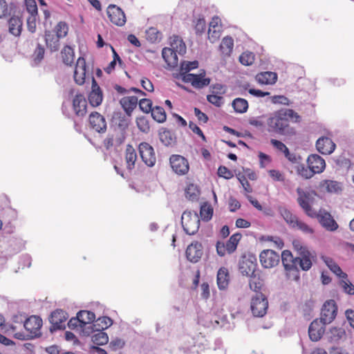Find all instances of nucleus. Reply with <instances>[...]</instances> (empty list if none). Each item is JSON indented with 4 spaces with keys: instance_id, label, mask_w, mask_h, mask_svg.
I'll return each mask as SVG.
<instances>
[{
    "instance_id": "f257e3e1",
    "label": "nucleus",
    "mask_w": 354,
    "mask_h": 354,
    "mask_svg": "<svg viewBox=\"0 0 354 354\" xmlns=\"http://www.w3.org/2000/svg\"><path fill=\"white\" fill-rule=\"evenodd\" d=\"M294 250L297 256L293 257L292 252L288 250L281 253V261L288 279L299 281L300 279L299 269L304 271L309 270L313 261L316 259V253L310 250L308 247L299 241L295 240L292 242Z\"/></svg>"
},
{
    "instance_id": "f03ea898",
    "label": "nucleus",
    "mask_w": 354,
    "mask_h": 354,
    "mask_svg": "<svg viewBox=\"0 0 354 354\" xmlns=\"http://www.w3.org/2000/svg\"><path fill=\"white\" fill-rule=\"evenodd\" d=\"M301 117L292 109H281L269 115L266 124L269 133L281 135H293L294 128L290 123H299Z\"/></svg>"
},
{
    "instance_id": "7ed1b4c3",
    "label": "nucleus",
    "mask_w": 354,
    "mask_h": 354,
    "mask_svg": "<svg viewBox=\"0 0 354 354\" xmlns=\"http://www.w3.org/2000/svg\"><path fill=\"white\" fill-rule=\"evenodd\" d=\"M181 224L186 234H195L200 227V219L195 212L185 211L181 216Z\"/></svg>"
},
{
    "instance_id": "20e7f679",
    "label": "nucleus",
    "mask_w": 354,
    "mask_h": 354,
    "mask_svg": "<svg viewBox=\"0 0 354 354\" xmlns=\"http://www.w3.org/2000/svg\"><path fill=\"white\" fill-rule=\"evenodd\" d=\"M268 301L266 297L262 294H256L251 299L250 309L254 317H262L268 310Z\"/></svg>"
},
{
    "instance_id": "39448f33",
    "label": "nucleus",
    "mask_w": 354,
    "mask_h": 354,
    "mask_svg": "<svg viewBox=\"0 0 354 354\" xmlns=\"http://www.w3.org/2000/svg\"><path fill=\"white\" fill-rule=\"evenodd\" d=\"M241 237V234L236 233L232 234L225 243L223 242L217 241L216 245L217 254L221 257H223L226 253H233L236 250L237 245Z\"/></svg>"
},
{
    "instance_id": "423d86ee",
    "label": "nucleus",
    "mask_w": 354,
    "mask_h": 354,
    "mask_svg": "<svg viewBox=\"0 0 354 354\" xmlns=\"http://www.w3.org/2000/svg\"><path fill=\"white\" fill-rule=\"evenodd\" d=\"M182 80L185 83H190L196 88H203L210 84L211 80L205 77V71L198 74H184Z\"/></svg>"
},
{
    "instance_id": "0eeeda50",
    "label": "nucleus",
    "mask_w": 354,
    "mask_h": 354,
    "mask_svg": "<svg viewBox=\"0 0 354 354\" xmlns=\"http://www.w3.org/2000/svg\"><path fill=\"white\" fill-rule=\"evenodd\" d=\"M169 163L172 170L178 175H185L189 171L188 160L183 156L171 155L169 158Z\"/></svg>"
},
{
    "instance_id": "6e6552de",
    "label": "nucleus",
    "mask_w": 354,
    "mask_h": 354,
    "mask_svg": "<svg viewBox=\"0 0 354 354\" xmlns=\"http://www.w3.org/2000/svg\"><path fill=\"white\" fill-rule=\"evenodd\" d=\"M68 319V314L61 309H57L53 311L49 318L51 324L50 330L51 332L62 330L65 328V323Z\"/></svg>"
},
{
    "instance_id": "1a4fd4ad",
    "label": "nucleus",
    "mask_w": 354,
    "mask_h": 354,
    "mask_svg": "<svg viewBox=\"0 0 354 354\" xmlns=\"http://www.w3.org/2000/svg\"><path fill=\"white\" fill-rule=\"evenodd\" d=\"M337 307L334 300L326 301L322 308L320 319L324 324L331 323L337 315Z\"/></svg>"
},
{
    "instance_id": "9d476101",
    "label": "nucleus",
    "mask_w": 354,
    "mask_h": 354,
    "mask_svg": "<svg viewBox=\"0 0 354 354\" xmlns=\"http://www.w3.org/2000/svg\"><path fill=\"white\" fill-rule=\"evenodd\" d=\"M106 13L110 21L115 26H123L126 23V16L123 10L118 6L111 4L106 9Z\"/></svg>"
},
{
    "instance_id": "9b49d317",
    "label": "nucleus",
    "mask_w": 354,
    "mask_h": 354,
    "mask_svg": "<svg viewBox=\"0 0 354 354\" xmlns=\"http://www.w3.org/2000/svg\"><path fill=\"white\" fill-rule=\"evenodd\" d=\"M297 193L298 194L297 202L305 213L310 218L316 216L317 212L313 209L310 204V194L304 192L300 187L297 189Z\"/></svg>"
},
{
    "instance_id": "f8f14e48",
    "label": "nucleus",
    "mask_w": 354,
    "mask_h": 354,
    "mask_svg": "<svg viewBox=\"0 0 354 354\" xmlns=\"http://www.w3.org/2000/svg\"><path fill=\"white\" fill-rule=\"evenodd\" d=\"M88 124L90 128L97 133H103L106 131L107 124L106 119L97 111L91 113L88 117Z\"/></svg>"
},
{
    "instance_id": "ddd939ff",
    "label": "nucleus",
    "mask_w": 354,
    "mask_h": 354,
    "mask_svg": "<svg viewBox=\"0 0 354 354\" xmlns=\"http://www.w3.org/2000/svg\"><path fill=\"white\" fill-rule=\"evenodd\" d=\"M138 148L142 161L149 167L154 166L156 157L153 148L147 142H141Z\"/></svg>"
},
{
    "instance_id": "4468645a",
    "label": "nucleus",
    "mask_w": 354,
    "mask_h": 354,
    "mask_svg": "<svg viewBox=\"0 0 354 354\" xmlns=\"http://www.w3.org/2000/svg\"><path fill=\"white\" fill-rule=\"evenodd\" d=\"M24 326L28 332V336L31 337L38 336L41 334L40 329L42 326V319L38 316L32 315L26 319Z\"/></svg>"
},
{
    "instance_id": "2eb2a0df",
    "label": "nucleus",
    "mask_w": 354,
    "mask_h": 354,
    "mask_svg": "<svg viewBox=\"0 0 354 354\" xmlns=\"http://www.w3.org/2000/svg\"><path fill=\"white\" fill-rule=\"evenodd\" d=\"M261 264L265 268H271L278 265L279 255L272 250H264L259 255Z\"/></svg>"
},
{
    "instance_id": "dca6fc26",
    "label": "nucleus",
    "mask_w": 354,
    "mask_h": 354,
    "mask_svg": "<svg viewBox=\"0 0 354 354\" xmlns=\"http://www.w3.org/2000/svg\"><path fill=\"white\" fill-rule=\"evenodd\" d=\"M314 218H317L322 226L328 231L334 232L338 228V224L331 214L325 210L320 209Z\"/></svg>"
},
{
    "instance_id": "f3484780",
    "label": "nucleus",
    "mask_w": 354,
    "mask_h": 354,
    "mask_svg": "<svg viewBox=\"0 0 354 354\" xmlns=\"http://www.w3.org/2000/svg\"><path fill=\"white\" fill-rule=\"evenodd\" d=\"M90 104L93 107L100 106L103 100V93L95 79L92 77L91 91L88 96Z\"/></svg>"
},
{
    "instance_id": "a211bd4d",
    "label": "nucleus",
    "mask_w": 354,
    "mask_h": 354,
    "mask_svg": "<svg viewBox=\"0 0 354 354\" xmlns=\"http://www.w3.org/2000/svg\"><path fill=\"white\" fill-rule=\"evenodd\" d=\"M73 110L77 117H84L87 112V102L83 94H75L72 102Z\"/></svg>"
},
{
    "instance_id": "6ab92c4d",
    "label": "nucleus",
    "mask_w": 354,
    "mask_h": 354,
    "mask_svg": "<svg viewBox=\"0 0 354 354\" xmlns=\"http://www.w3.org/2000/svg\"><path fill=\"white\" fill-rule=\"evenodd\" d=\"M86 73V60L84 57H80L76 62L74 71V80L78 85H83L85 82Z\"/></svg>"
},
{
    "instance_id": "aec40b11",
    "label": "nucleus",
    "mask_w": 354,
    "mask_h": 354,
    "mask_svg": "<svg viewBox=\"0 0 354 354\" xmlns=\"http://www.w3.org/2000/svg\"><path fill=\"white\" fill-rule=\"evenodd\" d=\"M203 254V245L198 241H194L189 245L185 252L187 259L192 263L198 262Z\"/></svg>"
},
{
    "instance_id": "412c9836",
    "label": "nucleus",
    "mask_w": 354,
    "mask_h": 354,
    "mask_svg": "<svg viewBox=\"0 0 354 354\" xmlns=\"http://www.w3.org/2000/svg\"><path fill=\"white\" fill-rule=\"evenodd\" d=\"M324 325L321 319L320 321L315 319L311 322L308 328V335L312 341L317 342L322 338L325 331Z\"/></svg>"
},
{
    "instance_id": "4be33fe9",
    "label": "nucleus",
    "mask_w": 354,
    "mask_h": 354,
    "mask_svg": "<svg viewBox=\"0 0 354 354\" xmlns=\"http://www.w3.org/2000/svg\"><path fill=\"white\" fill-rule=\"evenodd\" d=\"M307 165L315 174L322 173L326 168L324 159L317 154L310 155L307 158Z\"/></svg>"
},
{
    "instance_id": "5701e85b",
    "label": "nucleus",
    "mask_w": 354,
    "mask_h": 354,
    "mask_svg": "<svg viewBox=\"0 0 354 354\" xmlns=\"http://www.w3.org/2000/svg\"><path fill=\"white\" fill-rule=\"evenodd\" d=\"M335 144L328 137L319 138L316 142V148L322 154L328 155L332 153L335 149Z\"/></svg>"
},
{
    "instance_id": "b1692460",
    "label": "nucleus",
    "mask_w": 354,
    "mask_h": 354,
    "mask_svg": "<svg viewBox=\"0 0 354 354\" xmlns=\"http://www.w3.org/2000/svg\"><path fill=\"white\" fill-rule=\"evenodd\" d=\"M255 80L260 84H274L277 80V74L270 71L261 72L256 75Z\"/></svg>"
},
{
    "instance_id": "393cba45",
    "label": "nucleus",
    "mask_w": 354,
    "mask_h": 354,
    "mask_svg": "<svg viewBox=\"0 0 354 354\" xmlns=\"http://www.w3.org/2000/svg\"><path fill=\"white\" fill-rule=\"evenodd\" d=\"M138 97L136 96H128L122 97L120 102L127 115L130 116L138 104Z\"/></svg>"
},
{
    "instance_id": "a878e982",
    "label": "nucleus",
    "mask_w": 354,
    "mask_h": 354,
    "mask_svg": "<svg viewBox=\"0 0 354 354\" xmlns=\"http://www.w3.org/2000/svg\"><path fill=\"white\" fill-rule=\"evenodd\" d=\"M23 21L19 17L13 16L8 20V31L15 37H19L22 30Z\"/></svg>"
},
{
    "instance_id": "bb28decb",
    "label": "nucleus",
    "mask_w": 354,
    "mask_h": 354,
    "mask_svg": "<svg viewBox=\"0 0 354 354\" xmlns=\"http://www.w3.org/2000/svg\"><path fill=\"white\" fill-rule=\"evenodd\" d=\"M176 52L173 48H164L162 50V56L165 62L169 67L174 68L178 65V57Z\"/></svg>"
},
{
    "instance_id": "cd10ccee",
    "label": "nucleus",
    "mask_w": 354,
    "mask_h": 354,
    "mask_svg": "<svg viewBox=\"0 0 354 354\" xmlns=\"http://www.w3.org/2000/svg\"><path fill=\"white\" fill-rule=\"evenodd\" d=\"M124 159L127 169L129 171L133 169L137 160V153L131 145H128L126 147Z\"/></svg>"
},
{
    "instance_id": "c85d7f7f",
    "label": "nucleus",
    "mask_w": 354,
    "mask_h": 354,
    "mask_svg": "<svg viewBox=\"0 0 354 354\" xmlns=\"http://www.w3.org/2000/svg\"><path fill=\"white\" fill-rule=\"evenodd\" d=\"M217 285L220 290L227 288L230 282V274L226 268H221L217 272Z\"/></svg>"
},
{
    "instance_id": "c756f323",
    "label": "nucleus",
    "mask_w": 354,
    "mask_h": 354,
    "mask_svg": "<svg viewBox=\"0 0 354 354\" xmlns=\"http://www.w3.org/2000/svg\"><path fill=\"white\" fill-rule=\"evenodd\" d=\"M319 187L329 193H339L342 191V185L336 180H323L319 183Z\"/></svg>"
},
{
    "instance_id": "7c9ffc66",
    "label": "nucleus",
    "mask_w": 354,
    "mask_h": 354,
    "mask_svg": "<svg viewBox=\"0 0 354 354\" xmlns=\"http://www.w3.org/2000/svg\"><path fill=\"white\" fill-rule=\"evenodd\" d=\"M170 46L179 55H184L186 53V45L183 39L177 35L170 37Z\"/></svg>"
},
{
    "instance_id": "2f4dec72",
    "label": "nucleus",
    "mask_w": 354,
    "mask_h": 354,
    "mask_svg": "<svg viewBox=\"0 0 354 354\" xmlns=\"http://www.w3.org/2000/svg\"><path fill=\"white\" fill-rule=\"evenodd\" d=\"M61 57L65 65L72 66L75 59L74 49L70 46H65L61 50Z\"/></svg>"
},
{
    "instance_id": "473e14b6",
    "label": "nucleus",
    "mask_w": 354,
    "mask_h": 354,
    "mask_svg": "<svg viewBox=\"0 0 354 354\" xmlns=\"http://www.w3.org/2000/svg\"><path fill=\"white\" fill-rule=\"evenodd\" d=\"M322 259L328 268L339 278H347V274L344 272L340 267L330 257H322Z\"/></svg>"
},
{
    "instance_id": "72a5a7b5",
    "label": "nucleus",
    "mask_w": 354,
    "mask_h": 354,
    "mask_svg": "<svg viewBox=\"0 0 354 354\" xmlns=\"http://www.w3.org/2000/svg\"><path fill=\"white\" fill-rule=\"evenodd\" d=\"M59 39L57 36L54 35L50 31H46L45 41L46 46L51 51H57L59 48Z\"/></svg>"
},
{
    "instance_id": "f704fd0d",
    "label": "nucleus",
    "mask_w": 354,
    "mask_h": 354,
    "mask_svg": "<svg viewBox=\"0 0 354 354\" xmlns=\"http://www.w3.org/2000/svg\"><path fill=\"white\" fill-rule=\"evenodd\" d=\"M160 142L166 147L174 146L176 143V137L173 133L167 129H162L159 132Z\"/></svg>"
},
{
    "instance_id": "c9c22d12",
    "label": "nucleus",
    "mask_w": 354,
    "mask_h": 354,
    "mask_svg": "<svg viewBox=\"0 0 354 354\" xmlns=\"http://www.w3.org/2000/svg\"><path fill=\"white\" fill-rule=\"evenodd\" d=\"M234 48V40L231 37H225L219 46L221 53L225 56H230Z\"/></svg>"
},
{
    "instance_id": "e433bc0d",
    "label": "nucleus",
    "mask_w": 354,
    "mask_h": 354,
    "mask_svg": "<svg viewBox=\"0 0 354 354\" xmlns=\"http://www.w3.org/2000/svg\"><path fill=\"white\" fill-rule=\"evenodd\" d=\"M255 266L253 262L245 260L240 263L239 270L243 275L251 277L254 274Z\"/></svg>"
},
{
    "instance_id": "4c0bfd02",
    "label": "nucleus",
    "mask_w": 354,
    "mask_h": 354,
    "mask_svg": "<svg viewBox=\"0 0 354 354\" xmlns=\"http://www.w3.org/2000/svg\"><path fill=\"white\" fill-rule=\"evenodd\" d=\"M235 112L239 113H245L248 109V102L246 100L241 97L235 98L232 103Z\"/></svg>"
},
{
    "instance_id": "58836bf2",
    "label": "nucleus",
    "mask_w": 354,
    "mask_h": 354,
    "mask_svg": "<svg viewBox=\"0 0 354 354\" xmlns=\"http://www.w3.org/2000/svg\"><path fill=\"white\" fill-rule=\"evenodd\" d=\"M92 342L97 346L105 345L109 342V337L106 333L98 330L97 333L92 335Z\"/></svg>"
},
{
    "instance_id": "ea45409f",
    "label": "nucleus",
    "mask_w": 354,
    "mask_h": 354,
    "mask_svg": "<svg viewBox=\"0 0 354 354\" xmlns=\"http://www.w3.org/2000/svg\"><path fill=\"white\" fill-rule=\"evenodd\" d=\"M151 113L152 118L158 122L162 123L166 120V113L162 106H156L153 107Z\"/></svg>"
},
{
    "instance_id": "a19ab883",
    "label": "nucleus",
    "mask_w": 354,
    "mask_h": 354,
    "mask_svg": "<svg viewBox=\"0 0 354 354\" xmlns=\"http://www.w3.org/2000/svg\"><path fill=\"white\" fill-rule=\"evenodd\" d=\"M200 215L203 221H209L213 215V207L207 203H204L201 206Z\"/></svg>"
},
{
    "instance_id": "79ce46f5",
    "label": "nucleus",
    "mask_w": 354,
    "mask_h": 354,
    "mask_svg": "<svg viewBox=\"0 0 354 354\" xmlns=\"http://www.w3.org/2000/svg\"><path fill=\"white\" fill-rule=\"evenodd\" d=\"M77 314L84 326L88 324L92 323L95 319V315L91 311L80 310Z\"/></svg>"
},
{
    "instance_id": "37998d69",
    "label": "nucleus",
    "mask_w": 354,
    "mask_h": 354,
    "mask_svg": "<svg viewBox=\"0 0 354 354\" xmlns=\"http://www.w3.org/2000/svg\"><path fill=\"white\" fill-rule=\"evenodd\" d=\"M250 288L256 292V294L261 293L260 291L263 286V281L259 277L253 274L250 277L249 281Z\"/></svg>"
},
{
    "instance_id": "c03bdc74",
    "label": "nucleus",
    "mask_w": 354,
    "mask_h": 354,
    "mask_svg": "<svg viewBox=\"0 0 354 354\" xmlns=\"http://www.w3.org/2000/svg\"><path fill=\"white\" fill-rule=\"evenodd\" d=\"M280 214L285 220V221L289 225L290 227L295 225L298 218L294 215L290 210L286 208H283L280 210Z\"/></svg>"
},
{
    "instance_id": "a18cd8bd",
    "label": "nucleus",
    "mask_w": 354,
    "mask_h": 354,
    "mask_svg": "<svg viewBox=\"0 0 354 354\" xmlns=\"http://www.w3.org/2000/svg\"><path fill=\"white\" fill-rule=\"evenodd\" d=\"M55 35L59 38L65 37L68 32V26L65 21H59L55 27L54 29Z\"/></svg>"
},
{
    "instance_id": "49530a36",
    "label": "nucleus",
    "mask_w": 354,
    "mask_h": 354,
    "mask_svg": "<svg viewBox=\"0 0 354 354\" xmlns=\"http://www.w3.org/2000/svg\"><path fill=\"white\" fill-rule=\"evenodd\" d=\"M292 228L301 230L303 233L307 234H313L314 233V230L310 226L299 218L295 223V225H292Z\"/></svg>"
},
{
    "instance_id": "de8ad7c7",
    "label": "nucleus",
    "mask_w": 354,
    "mask_h": 354,
    "mask_svg": "<svg viewBox=\"0 0 354 354\" xmlns=\"http://www.w3.org/2000/svg\"><path fill=\"white\" fill-rule=\"evenodd\" d=\"M297 172L298 175L304 179H310L313 178L315 174V173L312 171V169L309 168L308 166L306 167L304 165H300L297 167Z\"/></svg>"
},
{
    "instance_id": "09e8293b",
    "label": "nucleus",
    "mask_w": 354,
    "mask_h": 354,
    "mask_svg": "<svg viewBox=\"0 0 354 354\" xmlns=\"http://www.w3.org/2000/svg\"><path fill=\"white\" fill-rule=\"evenodd\" d=\"M329 334L331 342H337L345 335L346 333L342 328L333 327L330 330Z\"/></svg>"
},
{
    "instance_id": "8fccbe9b",
    "label": "nucleus",
    "mask_w": 354,
    "mask_h": 354,
    "mask_svg": "<svg viewBox=\"0 0 354 354\" xmlns=\"http://www.w3.org/2000/svg\"><path fill=\"white\" fill-rule=\"evenodd\" d=\"M198 62L197 61L194 62H183L180 64V74L183 77L184 74H189L188 72L192 69L198 68Z\"/></svg>"
},
{
    "instance_id": "3c124183",
    "label": "nucleus",
    "mask_w": 354,
    "mask_h": 354,
    "mask_svg": "<svg viewBox=\"0 0 354 354\" xmlns=\"http://www.w3.org/2000/svg\"><path fill=\"white\" fill-rule=\"evenodd\" d=\"M339 286L348 295H354V285L347 278H340Z\"/></svg>"
},
{
    "instance_id": "603ef678",
    "label": "nucleus",
    "mask_w": 354,
    "mask_h": 354,
    "mask_svg": "<svg viewBox=\"0 0 354 354\" xmlns=\"http://www.w3.org/2000/svg\"><path fill=\"white\" fill-rule=\"evenodd\" d=\"M240 62L245 66H250L254 62V55L250 52H244L239 57Z\"/></svg>"
},
{
    "instance_id": "864d4df0",
    "label": "nucleus",
    "mask_w": 354,
    "mask_h": 354,
    "mask_svg": "<svg viewBox=\"0 0 354 354\" xmlns=\"http://www.w3.org/2000/svg\"><path fill=\"white\" fill-rule=\"evenodd\" d=\"M136 124H137L138 128L142 132L147 133L149 131V129H150L149 124L147 119L145 117L142 116V117L137 118Z\"/></svg>"
},
{
    "instance_id": "5fc2aeb1",
    "label": "nucleus",
    "mask_w": 354,
    "mask_h": 354,
    "mask_svg": "<svg viewBox=\"0 0 354 354\" xmlns=\"http://www.w3.org/2000/svg\"><path fill=\"white\" fill-rule=\"evenodd\" d=\"M44 48L41 44H38L32 54V57L35 64L39 63L44 59Z\"/></svg>"
},
{
    "instance_id": "6e6d98bb",
    "label": "nucleus",
    "mask_w": 354,
    "mask_h": 354,
    "mask_svg": "<svg viewBox=\"0 0 354 354\" xmlns=\"http://www.w3.org/2000/svg\"><path fill=\"white\" fill-rule=\"evenodd\" d=\"M261 240L273 243L274 245L278 249H282L284 246L283 241L279 236H263Z\"/></svg>"
},
{
    "instance_id": "4d7b16f0",
    "label": "nucleus",
    "mask_w": 354,
    "mask_h": 354,
    "mask_svg": "<svg viewBox=\"0 0 354 354\" xmlns=\"http://www.w3.org/2000/svg\"><path fill=\"white\" fill-rule=\"evenodd\" d=\"M198 195V190L196 186L193 184L189 185L185 189V196L187 198L193 200L196 198Z\"/></svg>"
},
{
    "instance_id": "13d9d810",
    "label": "nucleus",
    "mask_w": 354,
    "mask_h": 354,
    "mask_svg": "<svg viewBox=\"0 0 354 354\" xmlns=\"http://www.w3.org/2000/svg\"><path fill=\"white\" fill-rule=\"evenodd\" d=\"M140 109L145 113H149L152 110V102L149 99H141L139 102Z\"/></svg>"
},
{
    "instance_id": "bf43d9fd",
    "label": "nucleus",
    "mask_w": 354,
    "mask_h": 354,
    "mask_svg": "<svg viewBox=\"0 0 354 354\" xmlns=\"http://www.w3.org/2000/svg\"><path fill=\"white\" fill-rule=\"evenodd\" d=\"M25 4L30 15H37V6L35 0H25Z\"/></svg>"
},
{
    "instance_id": "052dcab7",
    "label": "nucleus",
    "mask_w": 354,
    "mask_h": 354,
    "mask_svg": "<svg viewBox=\"0 0 354 354\" xmlns=\"http://www.w3.org/2000/svg\"><path fill=\"white\" fill-rule=\"evenodd\" d=\"M207 100L209 103L218 107L221 106L223 102V98L221 95L213 93L212 95H208L207 96Z\"/></svg>"
},
{
    "instance_id": "680f3d73",
    "label": "nucleus",
    "mask_w": 354,
    "mask_h": 354,
    "mask_svg": "<svg viewBox=\"0 0 354 354\" xmlns=\"http://www.w3.org/2000/svg\"><path fill=\"white\" fill-rule=\"evenodd\" d=\"M270 142L272 145V146L279 151L283 152V153H286L288 155L289 154L288 148L282 142L275 139H271Z\"/></svg>"
},
{
    "instance_id": "e2e57ef3",
    "label": "nucleus",
    "mask_w": 354,
    "mask_h": 354,
    "mask_svg": "<svg viewBox=\"0 0 354 354\" xmlns=\"http://www.w3.org/2000/svg\"><path fill=\"white\" fill-rule=\"evenodd\" d=\"M221 28H209L208 30V38L212 43L217 41L221 36Z\"/></svg>"
},
{
    "instance_id": "0e129e2a",
    "label": "nucleus",
    "mask_w": 354,
    "mask_h": 354,
    "mask_svg": "<svg viewBox=\"0 0 354 354\" xmlns=\"http://www.w3.org/2000/svg\"><path fill=\"white\" fill-rule=\"evenodd\" d=\"M271 102L273 104H280L283 105H289L290 100L284 95H274L271 97Z\"/></svg>"
},
{
    "instance_id": "69168bd1",
    "label": "nucleus",
    "mask_w": 354,
    "mask_h": 354,
    "mask_svg": "<svg viewBox=\"0 0 354 354\" xmlns=\"http://www.w3.org/2000/svg\"><path fill=\"white\" fill-rule=\"evenodd\" d=\"M115 141V136L109 133L103 140V146L106 150H109L114 146Z\"/></svg>"
},
{
    "instance_id": "338daca9",
    "label": "nucleus",
    "mask_w": 354,
    "mask_h": 354,
    "mask_svg": "<svg viewBox=\"0 0 354 354\" xmlns=\"http://www.w3.org/2000/svg\"><path fill=\"white\" fill-rule=\"evenodd\" d=\"M218 175L225 179H230L233 176L232 172L225 166H220L218 167Z\"/></svg>"
},
{
    "instance_id": "774afa93",
    "label": "nucleus",
    "mask_w": 354,
    "mask_h": 354,
    "mask_svg": "<svg viewBox=\"0 0 354 354\" xmlns=\"http://www.w3.org/2000/svg\"><path fill=\"white\" fill-rule=\"evenodd\" d=\"M270 176L275 181L283 182L285 180L284 175L279 170L271 169L268 171Z\"/></svg>"
}]
</instances>
